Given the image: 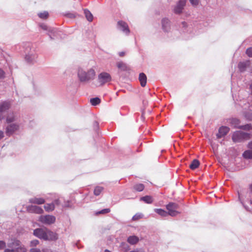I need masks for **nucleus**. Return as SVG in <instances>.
<instances>
[{
    "mask_svg": "<svg viewBox=\"0 0 252 252\" xmlns=\"http://www.w3.org/2000/svg\"><path fill=\"white\" fill-rule=\"evenodd\" d=\"M95 76V71L93 68H90L87 71L82 68L78 69V77L81 82H88L93 80Z\"/></svg>",
    "mask_w": 252,
    "mask_h": 252,
    "instance_id": "obj_1",
    "label": "nucleus"
},
{
    "mask_svg": "<svg viewBox=\"0 0 252 252\" xmlns=\"http://www.w3.org/2000/svg\"><path fill=\"white\" fill-rule=\"evenodd\" d=\"M250 138V134L240 131L235 132L232 137L233 141L235 143L242 142Z\"/></svg>",
    "mask_w": 252,
    "mask_h": 252,
    "instance_id": "obj_2",
    "label": "nucleus"
},
{
    "mask_svg": "<svg viewBox=\"0 0 252 252\" xmlns=\"http://www.w3.org/2000/svg\"><path fill=\"white\" fill-rule=\"evenodd\" d=\"M111 76L107 72H102L98 75L97 83L98 86H103L107 83H109L111 81Z\"/></svg>",
    "mask_w": 252,
    "mask_h": 252,
    "instance_id": "obj_3",
    "label": "nucleus"
},
{
    "mask_svg": "<svg viewBox=\"0 0 252 252\" xmlns=\"http://www.w3.org/2000/svg\"><path fill=\"white\" fill-rule=\"evenodd\" d=\"M166 209L168 210V215L174 217L180 213L178 211L179 208V205L174 202H170L166 206Z\"/></svg>",
    "mask_w": 252,
    "mask_h": 252,
    "instance_id": "obj_4",
    "label": "nucleus"
},
{
    "mask_svg": "<svg viewBox=\"0 0 252 252\" xmlns=\"http://www.w3.org/2000/svg\"><path fill=\"white\" fill-rule=\"evenodd\" d=\"M8 246L14 249L15 252H25L26 251V249L21 245L20 241L16 239H12V242L8 243Z\"/></svg>",
    "mask_w": 252,
    "mask_h": 252,
    "instance_id": "obj_5",
    "label": "nucleus"
},
{
    "mask_svg": "<svg viewBox=\"0 0 252 252\" xmlns=\"http://www.w3.org/2000/svg\"><path fill=\"white\" fill-rule=\"evenodd\" d=\"M39 221L45 224L50 225L55 222L56 218L49 215L41 216L39 218Z\"/></svg>",
    "mask_w": 252,
    "mask_h": 252,
    "instance_id": "obj_6",
    "label": "nucleus"
},
{
    "mask_svg": "<svg viewBox=\"0 0 252 252\" xmlns=\"http://www.w3.org/2000/svg\"><path fill=\"white\" fill-rule=\"evenodd\" d=\"M47 229L46 228L35 229L33 231V234L38 238L45 240V239H47L46 237Z\"/></svg>",
    "mask_w": 252,
    "mask_h": 252,
    "instance_id": "obj_7",
    "label": "nucleus"
},
{
    "mask_svg": "<svg viewBox=\"0 0 252 252\" xmlns=\"http://www.w3.org/2000/svg\"><path fill=\"white\" fill-rule=\"evenodd\" d=\"M19 126L16 124H12L8 125L5 130L6 134L7 136L11 135L14 132L18 130Z\"/></svg>",
    "mask_w": 252,
    "mask_h": 252,
    "instance_id": "obj_8",
    "label": "nucleus"
},
{
    "mask_svg": "<svg viewBox=\"0 0 252 252\" xmlns=\"http://www.w3.org/2000/svg\"><path fill=\"white\" fill-rule=\"evenodd\" d=\"M27 211L32 213H36L41 214L43 213V209L39 206L34 205H30L27 207Z\"/></svg>",
    "mask_w": 252,
    "mask_h": 252,
    "instance_id": "obj_9",
    "label": "nucleus"
},
{
    "mask_svg": "<svg viewBox=\"0 0 252 252\" xmlns=\"http://www.w3.org/2000/svg\"><path fill=\"white\" fill-rule=\"evenodd\" d=\"M250 61L247 60L244 62H240L238 64V67L241 72L245 71L246 69L250 66Z\"/></svg>",
    "mask_w": 252,
    "mask_h": 252,
    "instance_id": "obj_10",
    "label": "nucleus"
},
{
    "mask_svg": "<svg viewBox=\"0 0 252 252\" xmlns=\"http://www.w3.org/2000/svg\"><path fill=\"white\" fill-rule=\"evenodd\" d=\"M46 234V237L47 239H45V240L55 241L57 240L58 238V236L57 233H54L48 229H47Z\"/></svg>",
    "mask_w": 252,
    "mask_h": 252,
    "instance_id": "obj_11",
    "label": "nucleus"
},
{
    "mask_svg": "<svg viewBox=\"0 0 252 252\" xmlns=\"http://www.w3.org/2000/svg\"><path fill=\"white\" fill-rule=\"evenodd\" d=\"M186 3V0H180L174 9L175 13L177 14L181 13Z\"/></svg>",
    "mask_w": 252,
    "mask_h": 252,
    "instance_id": "obj_12",
    "label": "nucleus"
},
{
    "mask_svg": "<svg viewBox=\"0 0 252 252\" xmlns=\"http://www.w3.org/2000/svg\"><path fill=\"white\" fill-rule=\"evenodd\" d=\"M229 131V128L227 126H221L219 129V132L217 134V137L219 138H221L225 136Z\"/></svg>",
    "mask_w": 252,
    "mask_h": 252,
    "instance_id": "obj_13",
    "label": "nucleus"
},
{
    "mask_svg": "<svg viewBox=\"0 0 252 252\" xmlns=\"http://www.w3.org/2000/svg\"><path fill=\"white\" fill-rule=\"evenodd\" d=\"M118 25L119 28L126 34H128L129 32L128 25L126 22L123 21H119L118 22Z\"/></svg>",
    "mask_w": 252,
    "mask_h": 252,
    "instance_id": "obj_14",
    "label": "nucleus"
},
{
    "mask_svg": "<svg viewBox=\"0 0 252 252\" xmlns=\"http://www.w3.org/2000/svg\"><path fill=\"white\" fill-rule=\"evenodd\" d=\"M29 201L31 203L38 205L43 204L45 202V199L43 198L36 197L30 199Z\"/></svg>",
    "mask_w": 252,
    "mask_h": 252,
    "instance_id": "obj_15",
    "label": "nucleus"
},
{
    "mask_svg": "<svg viewBox=\"0 0 252 252\" xmlns=\"http://www.w3.org/2000/svg\"><path fill=\"white\" fill-rule=\"evenodd\" d=\"M163 30L167 32L170 30V22L167 19H163L161 21Z\"/></svg>",
    "mask_w": 252,
    "mask_h": 252,
    "instance_id": "obj_16",
    "label": "nucleus"
},
{
    "mask_svg": "<svg viewBox=\"0 0 252 252\" xmlns=\"http://www.w3.org/2000/svg\"><path fill=\"white\" fill-rule=\"evenodd\" d=\"M139 80L141 86L143 87H145L147 83L146 75L144 73H140L139 75Z\"/></svg>",
    "mask_w": 252,
    "mask_h": 252,
    "instance_id": "obj_17",
    "label": "nucleus"
},
{
    "mask_svg": "<svg viewBox=\"0 0 252 252\" xmlns=\"http://www.w3.org/2000/svg\"><path fill=\"white\" fill-rule=\"evenodd\" d=\"M10 106V104L9 102H4L0 105V112L2 113L5 111L8 110Z\"/></svg>",
    "mask_w": 252,
    "mask_h": 252,
    "instance_id": "obj_18",
    "label": "nucleus"
},
{
    "mask_svg": "<svg viewBox=\"0 0 252 252\" xmlns=\"http://www.w3.org/2000/svg\"><path fill=\"white\" fill-rule=\"evenodd\" d=\"M138 241L139 238L136 236H131L127 238V242L131 245H134L137 243Z\"/></svg>",
    "mask_w": 252,
    "mask_h": 252,
    "instance_id": "obj_19",
    "label": "nucleus"
},
{
    "mask_svg": "<svg viewBox=\"0 0 252 252\" xmlns=\"http://www.w3.org/2000/svg\"><path fill=\"white\" fill-rule=\"evenodd\" d=\"M199 165V161L197 159H193L190 164L189 165V168L192 170L196 169Z\"/></svg>",
    "mask_w": 252,
    "mask_h": 252,
    "instance_id": "obj_20",
    "label": "nucleus"
},
{
    "mask_svg": "<svg viewBox=\"0 0 252 252\" xmlns=\"http://www.w3.org/2000/svg\"><path fill=\"white\" fill-rule=\"evenodd\" d=\"M231 124L234 126L235 128H240V127L241 126L240 125V121L236 118L232 119L231 120Z\"/></svg>",
    "mask_w": 252,
    "mask_h": 252,
    "instance_id": "obj_21",
    "label": "nucleus"
},
{
    "mask_svg": "<svg viewBox=\"0 0 252 252\" xmlns=\"http://www.w3.org/2000/svg\"><path fill=\"white\" fill-rule=\"evenodd\" d=\"M117 66L118 68L123 70L126 71L128 69V67L126 63L122 62H119L117 63Z\"/></svg>",
    "mask_w": 252,
    "mask_h": 252,
    "instance_id": "obj_22",
    "label": "nucleus"
},
{
    "mask_svg": "<svg viewBox=\"0 0 252 252\" xmlns=\"http://www.w3.org/2000/svg\"><path fill=\"white\" fill-rule=\"evenodd\" d=\"M84 14L85 15V16L87 18V19L89 22H92L93 20V16L92 14L91 13V12L88 10V9H85L84 10Z\"/></svg>",
    "mask_w": 252,
    "mask_h": 252,
    "instance_id": "obj_23",
    "label": "nucleus"
},
{
    "mask_svg": "<svg viewBox=\"0 0 252 252\" xmlns=\"http://www.w3.org/2000/svg\"><path fill=\"white\" fill-rule=\"evenodd\" d=\"M243 156L245 158L251 159L252 158V150H249L245 151L243 154Z\"/></svg>",
    "mask_w": 252,
    "mask_h": 252,
    "instance_id": "obj_24",
    "label": "nucleus"
},
{
    "mask_svg": "<svg viewBox=\"0 0 252 252\" xmlns=\"http://www.w3.org/2000/svg\"><path fill=\"white\" fill-rule=\"evenodd\" d=\"M141 200L143 201L146 203L150 204L152 203L153 201V198L151 196L146 195L144 197H142L140 198Z\"/></svg>",
    "mask_w": 252,
    "mask_h": 252,
    "instance_id": "obj_25",
    "label": "nucleus"
},
{
    "mask_svg": "<svg viewBox=\"0 0 252 252\" xmlns=\"http://www.w3.org/2000/svg\"><path fill=\"white\" fill-rule=\"evenodd\" d=\"M44 208L47 212L52 211L55 209V205L54 203L46 204L44 205Z\"/></svg>",
    "mask_w": 252,
    "mask_h": 252,
    "instance_id": "obj_26",
    "label": "nucleus"
},
{
    "mask_svg": "<svg viewBox=\"0 0 252 252\" xmlns=\"http://www.w3.org/2000/svg\"><path fill=\"white\" fill-rule=\"evenodd\" d=\"M155 211L158 215L162 217H166L168 215V213L166 212L165 210L161 209H156Z\"/></svg>",
    "mask_w": 252,
    "mask_h": 252,
    "instance_id": "obj_27",
    "label": "nucleus"
},
{
    "mask_svg": "<svg viewBox=\"0 0 252 252\" xmlns=\"http://www.w3.org/2000/svg\"><path fill=\"white\" fill-rule=\"evenodd\" d=\"M103 188L100 186L96 187L94 191V193L95 195L98 196L99 195L101 192L103 190Z\"/></svg>",
    "mask_w": 252,
    "mask_h": 252,
    "instance_id": "obj_28",
    "label": "nucleus"
},
{
    "mask_svg": "<svg viewBox=\"0 0 252 252\" xmlns=\"http://www.w3.org/2000/svg\"><path fill=\"white\" fill-rule=\"evenodd\" d=\"M144 185L142 184H136L133 186V189L137 191H141L144 189Z\"/></svg>",
    "mask_w": 252,
    "mask_h": 252,
    "instance_id": "obj_29",
    "label": "nucleus"
},
{
    "mask_svg": "<svg viewBox=\"0 0 252 252\" xmlns=\"http://www.w3.org/2000/svg\"><path fill=\"white\" fill-rule=\"evenodd\" d=\"M90 102L92 105L95 106L100 103V99L98 97L91 98Z\"/></svg>",
    "mask_w": 252,
    "mask_h": 252,
    "instance_id": "obj_30",
    "label": "nucleus"
},
{
    "mask_svg": "<svg viewBox=\"0 0 252 252\" xmlns=\"http://www.w3.org/2000/svg\"><path fill=\"white\" fill-rule=\"evenodd\" d=\"M38 15L41 19H46L49 17V13L47 11H43L38 13Z\"/></svg>",
    "mask_w": 252,
    "mask_h": 252,
    "instance_id": "obj_31",
    "label": "nucleus"
},
{
    "mask_svg": "<svg viewBox=\"0 0 252 252\" xmlns=\"http://www.w3.org/2000/svg\"><path fill=\"white\" fill-rule=\"evenodd\" d=\"M244 115L248 121H252V112H245Z\"/></svg>",
    "mask_w": 252,
    "mask_h": 252,
    "instance_id": "obj_32",
    "label": "nucleus"
},
{
    "mask_svg": "<svg viewBox=\"0 0 252 252\" xmlns=\"http://www.w3.org/2000/svg\"><path fill=\"white\" fill-rule=\"evenodd\" d=\"M143 218V215L140 213H137L134 215L132 220L134 221H136Z\"/></svg>",
    "mask_w": 252,
    "mask_h": 252,
    "instance_id": "obj_33",
    "label": "nucleus"
},
{
    "mask_svg": "<svg viewBox=\"0 0 252 252\" xmlns=\"http://www.w3.org/2000/svg\"><path fill=\"white\" fill-rule=\"evenodd\" d=\"M240 129L249 130L252 129V126L251 124H247L245 125H243L240 127Z\"/></svg>",
    "mask_w": 252,
    "mask_h": 252,
    "instance_id": "obj_34",
    "label": "nucleus"
},
{
    "mask_svg": "<svg viewBox=\"0 0 252 252\" xmlns=\"http://www.w3.org/2000/svg\"><path fill=\"white\" fill-rule=\"evenodd\" d=\"M110 212V209L109 208L107 209H104L100 211L97 212L95 214L96 215H99V214H105L108 213Z\"/></svg>",
    "mask_w": 252,
    "mask_h": 252,
    "instance_id": "obj_35",
    "label": "nucleus"
},
{
    "mask_svg": "<svg viewBox=\"0 0 252 252\" xmlns=\"http://www.w3.org/2000/svg\"><path fill=\"white\" fill-rule=\"evenodd\" d=\"M15 120V117L12 114L11 115H9L6 118V122L7 123H11Z\"/></svg>",
    "mask_w": 252,
    "mask_h": 252,
    "instance_id": "obj_36",
    "label": "nucleus"
},
{
    "mask_svg": "<svg viewBox=\"0 0 252 252\" xmlns=\"http://www.w3.org/2000/svg\"><path fill=\"white\" fill-rule=\"evenodd\" d=\"M246 53L249 57L252 58V47L248 48Z\"/></svg>",
    "mask_w": 252,
    "mask_h": 252,
    "instance_id": "obj_37",
    "label": "nucleus"
},
{
    "mask_svg": "<svg viewBox=\"0 0 252 252\" xmlns=\"http://www.w3.org/2000/svg\"><path fill=\"white\" fill-rule=\"evenodd\" d=\"M38 244L39 241L37 240H33L31 242V245L32 247L36 246Z\"/></svg>",
    "mask_w": 252,
    "mask_h": 252,
    "instance_id": "obj_38",
    "label": "nucleus"
},
{
    "mask_svg": "<svg viewBox=\"0 0 252 252\" xmlns=\"http://www.w3.org/2000/svg\"><path fill=\"white\" fill-rule=\"evenodd\" d=\"M192 5L196 6L199 3V0H189Z\"/></svg>",
    "mask_w": 252,
    "mask_h": 252,
    "instance_id": "obj_39",
    "label": "nucleus"
},
{
    "mask_svg": "<svg viewBox=\"0 0 252 252\" xmlns=\"http://www.w3.org/2000/svg\"><path fill=\"white\" fill-rule=\"evenodd\" d=\"M5 246V243L3 241H0V249H3Z\"/></svg>",
    "mask_w": 252,
    "mask_h": 252,
    "instance_id": "obj_40",
    "label": "nucleus"
},
{
    "mask_svg": "<svg viewBox=\"0 0 252 252\" xmlns=\"http://www.w3.org/2000/svg\"><path fill=\"white\" fill-rule=\"evenodd\" d=\"M66 16L69 18H74L75 17V14L71 13L66 14Z\"/></svg>",
    "mask_w": 252,
    "mask_h": 252,
    "instance_id": "obj_41",
    "label": "nucleus"
},
{
    "mask_svg": "<svg viewBox=\"0 0 252 252\" xmlns=\"http://www.w3.org/2000/svg\"><path fill=\"white\" fill-rule=\"evenodd\" d=\"M4 77V71L0 69V79L3 78Z\"/></svg>",
    "mask_w": 252,
    "mask_h": 252,
    "instance_id": "obj_42",
    "label": "nucleus"
},
{
    "mask_svg": "<svg viewBox=\"0 0 252 252\" xmlns=\"http://www.w3.org/2000/svg\"><path fill=\"white\" fill-rule=\"evenodd\" d=\"M4 252H15V251L14 249H5L4 250Z\"/></svg>",
    "mask_w": 252,
    "mask_h": 252,
    "instance_id": "obj_43",
    "label": "nucleus"
},
{
    "mask_svg": "<svg viewBox=\"0 0 252 252\" xmlns=\"http://www.w3.org/2000/svg\"><path fill=\"white\" fill-rule=\"evenodd\" d=\"M31 252H41L40 250L37 249H32L31 250Z\"/></svg>",
    "mask_w": 252,
    "mask_h": 252,
    "instance_id": "obj_44",
    "label": "nucleus"
},
{
    "mask_svg": "<svg viewBox=\"0 0 252 252\" xmlns=\"http://www.w3.org/2000/svg\"><path fill=\"white\" fill-rule=\"evenodd\" d=\"M248 148L252 150V141L248 143Z\"/></svg>",
    "mask_w": 252,
    "mask_h": 252,
    "instance_id": "obj_45",
    "label": "nucleus"
},
{
    "mask_svg": "<svg viewBox=\"0 0 252 252\" xmlns=\"http://www.w3.org/2000/svg\"><path fill=\"white\" fill-rule=\"evenodd\" d=\"M4 137L3 132L1 130H0V140L1 139Z\"/></svg>",
    "mask_w": 252,
    "mask_h": 252,
    "instance_id": "obj_46",
    "label": "nucleus"
},
{
    "mask_svg": "<svg viewBox=\"0 0 252 252\" xmlns=\"http://www.w3.org/2000/svg\"><path fill=\"white\" fill-rule=\"evenodd\" d=\"M119 55L120 57H124L125 55V52H119Z\"/></svg>",
    "mask_w": 252,
    "mask_h": 252,
    "instance_id": "obj_47",
    "label": "nucleus"
},
{
    "mask_svg": "<svg viewBox=\"0 0 252 252\" xmlns=\"http://www.w3.org/2000/svg\"><path fill=\"white\" fill-rule=\"evenodd\" d=\"M249 189L251 192L252 193V184L250 185Z\"/></svg>",
    "mask_w": 252,
    "mask_h": 252,
    "instance_id": "obj_48",
    "label": "nucleus"
},
{
    "mask_svg": "<svg viewBox=\"0 0 252 252\" xmlns=\"http://www.w3.org/2000/svg\"><path fill=\"white\" fill-rule=\"evenodd\" d=\"M55 202L56 203V204L58 205L59 204V200H55Z\"/></svg>",
    "mask_w": 252,
    "mask_h": 252,
    "instance_id": "obj_49",
    "label": "nucleus"
},
{
    "mask_svg": "<svg viewBox=\"0 0 252 252\" xmlns=\"http://www.w3.org/2000/svg\"><path fill=\"white\" fill-rule=\"evenodd\" d=\"M250 89L251 90V93L252 94V84L250 85Z\"/></svg>",
    "mask_w": 252,
    "mask_h": 252,
    "instance_id": "obj_50",
    "label": "nucleus"
},
{
    "mask_svg": "<svg viewBox=\"0 0 252 252\" xmlns=\"http://www.w3.org/2000/svg\"><path fill=\"white\" fill-rule=\"evenodd\" d=\"M104 252H111L110 251H109V250H105Z\"/></svg>",
    "mask_w": 252,
    "mask_h": 252,
    "instance_id": "obj_51",
    "label": "nucleus"
},
{
    "mask_svg": "<svg viewBox=\"0 0 252 252\" xmlns=\"http://www.w3.org/2000/svg\"><path fill=\"white\" fill-rule=\"evenodd\" d=\"M27 58H28V56H27L26 57V59H27Z\"/></svg>",
    "mask_w": 252,
    "mask_h": 252,
    "instance_id": "obj_52",
    "label": "nucleus"
},
{
    "mask_svg": "<svg viewBox=\"0 0 252 252\" xmlns=\"http://www.w3.org/2000/svg\"><path fill=\"white\" fill-rule=\"evenodd\" d=\"M2 118H1V117L0 116V120H1Z\"/></svg>",
    "mask_w": 252,
    "mask_h": 252,
    "instance_id": "obj_53",
    "label": "nucleus"
}]
</instances>
